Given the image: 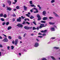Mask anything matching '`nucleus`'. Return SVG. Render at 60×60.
Instances as JSON below:
<instances>
[{"label": "nucleus", "mask_w": 60, "mask_h": 60, "mask_svg": "<svg viewBox=\"0 0 60 60\" xmlns=\"http://www.w3.org/2000/svg\"><path fill=\"white\" fill-rule=\"evenodd\" d=\"M37 6L38 7H39V10H41V7H40V5H37Z\"/></svg>", "instance_id": "obj_20"}, {"label": "nucleus", "mask_w": 60, "mask_h": 60, "mask_svg": "<svg viewBox=\"0 0 60 60\" xmlns=\"http://www.w3.org/2000/svg\"><path fill=\"white\" fill-rule=\"evenodd\" d=\"M29 6H30H30H31V7H36L35 6H34V5L33 4Z\"/></svg>", "instance_id": "obj_22"}, {"label": "nucleus", "mask_w": 60, "mask_h": 60, "mask_svg": "<svg viewBox=\"0 0 60 60\" xmlns=\"http://www.w3.org/2000/svg\"><path fill=\"white\" fill-rule=\"evenodd\" d=\"M32 27H29L28 29H32Z\"/></svg>", "instance_id": "obj_51"}, {"label": "nucleus", "mask_w": 60, "mask_h": 60, "mask_svg": "<svg viewBox=\"0 0 60 60\" xmlns=\"http://www.w3.org/2000/svg\"><path fill=\"white\" fill-rule=\"evenodd\" d=\"M2 41L4 42H8V40L6 38H5Z\"/></svg>", "instance_id": "obj_4"}, {"label": "nucleus", "mask_w": 60, "mask_h": 60, "mask_svg": "<svg viewBox=\"0 0 60 60\" xmlns=\"http://www.w3.org/2000/svg\"><path fill=\"white\" fill-rule=\"evenodd\" d=\"M43 36H46V34H43Z\"/></svg>", "instance_id": "obj_56"}, {"label": "nucleus", "mask_w": 60, "mask_h": 60, "mask_svg": "<svg viewBox=\"0 0 60 60\" xmlns=\"http://www.w3.org/2000/svg\"><path fill=\"white\" fill-rule=\"evenodd\" d=\"M0 47H1V48H2V47H3V46L2 45H0Z\"/></svg>", "instance_id": "obj_58"}, {"label": "nucleus", "mask_w": 60, "mask_h": 60, "mask_svg": "<svg viewBox=\"0 0 60 60\" xmlns=\"http://www.w3.org/2000/svg\"><path fill=\"white\" fill-rule=\"evenodd\" d=\"M38 37H39V38H42V36H38Z\"/></svg>", "instance_id": "obj_47"}, {"label": "nucleus", "mask_w": 60, "mask_h": 60, "mask_svg": "<svg viewBox=\"0 0 60 60\" xmlns=\"http://www.w3.org/2000/svg\"><path fill=\"white\" fill-rule=\"evenodd\" d=\"M24 11H26L27 10V7H26V6H24Z\"/></svg>", "instance_id": "obj_14"}, {"label": "nucleus", "mask_w": 60, "mask_h": 60, "mask_svg": "<svg viewBox=\"0 0 60 60\" xmlns=\"http://www.w3.org/2000/svg\"><path fill=\"white\" fill-rule=\"evenodd\" d=\"M7 2L9 4V5L11 4V1H10V0H8Z\"/></svg>", "instance_id": "obj_11"}, {"label": "nucleus", "mask_w": 60, "mask_h": 60, "mask_svg": "<svg viewBox=\"0 0 60 60\" xmlns=\"http://www.w3.org/2000/svg\"><path fill=\"white\" fill-rule=\"evenodd\" d=\"M15 41V42H17L18 43V42H19V41H18V39H16Z\"/></svg>", "instance_id": "obj_36"}, {"label": "nucleus", "mask_w": 60, "mask_h": 60, "mask_svg": "<svg viewBox=\"0 0 60 60\" xmlns=\"http://www.w3.org/2000/svg\"><path fill=\"white\" fill-rule=\"evenodd\" d=\"M30 4H33V3H32V1H29Z\"/></svg>", "instance_id": "obj_31"}, {"label": "nucleus", "mask_w": 60, "mask_h": 60, "mask_svg": "<svg viewBox=\"0 0 60 60\" xmlns=\"http://www.w3.org/2000/svg\"><path fill=\"white\" fill-rule=\"evenodd\" d=\"M39 44L37 42H36L35 43L34 45V46L35 47H38L39 46Z\"/></svg>", "instance_id": "obj_2"}, {"label": "nucleus", "mask_w": 60, "mask_h": 60, "mask_svg": "<svg viewBox=\"0 0 60 60\" xmlns=\"http://www.w3.org/2000/svg\"><path fill=\"white\" fill-rule=\"evenodd\" d=\"M11 29V26H9L8 28V30H10Z\"/></svg>", "instance_id": "obj_23"}, {"label": "nucleus", "mask_w": 60, "mask_h": 60, "mask_svg": "<svg viewBox=\"0 0 60 60\" xmlns=\"http://www.w3.org/2000/svg\"><path fill=\"white\" fill-rule=\"evenodd\" d=\"M33 23H34L35 25H36V23H35V22H33Z\"/></svg>", "instance_id": "obj_49"}, {"label": "nucleus", "mask_w": 60, "mask_h": 60, "mask_svg": "<svg viewBox=\"0 0 60 60\" xmlns=\"http://www.w3.org/2000/svg\"><path fill=\"white\" fill-rule=\"evenodd\" d=\"M15 1V2L16 3L17 2V0H14Z\"/></svg>", "instance_id": "obj_59"}, {"label": "nucleus", "mask_w": 60, "mask_h": 60, "mask_svg": "<svg viewBox=\"0 0 60 60\" xmlns=\"http://www.w3.org/2000/svg\"><path fill=\"white\" fill-rule=\"evenodd\" d=\"M21 18H22V19H24L25 18V17H23V16H22Z\"/></svg>", "instance_id": "obj_39"}, {"label": "nucleus", "mask_w": 60, "mask_h": 60, "mask_svg": "<svg viewBox=\"0 0 60 60\" xmlns=\"http://www.w3.org/2000/svg\"><path fill=\"white\" fill-rule=\"evenodd\" d=\"M46 11H43V14L44 15H45V14H46Z\"/></svg>", "instance_id": "obj_21"}, {"label": "nucleus", "mask_w": 60, "mask_h": 60, "mask_svg": "<svg viewBox=\"0 0 60 60\" xmlns=\"http://www.w3.org/2000/svg\"><path fill=\"white\" fill-rule=\"evenodd\" d=\"M50 57H51V58H52V59H53V60H56V59L55 58V57H53V56H50Z\"/></svg>", "instance_id": "obj_13"}, {"label": "nucleus", "mask_w": 60, "mask_h": 60, "mask_svg": "<svg viewBox=\"0 0 60 60\" xmlns=\"http://www.w3.org/2000/svg\"><path fill=\"white\" fill-rule=\"evenodd\" d=\"M3 35L5 36L6 38H7V36L4 34H3Z\"/></svg>", "instance_id": "obj_42"}, {"label": "nucleus", "mask_w": 60, "mask_h": 60, "mask_svg": "<svg viewBox=\"0 0 60 60\" xmlns=\"http://www.w3.org/2000/svg\"><path fill=\"white\" fill-rule=\"evenodd\" d=\"M18 38L20 40H21V37L20 36H19L18 37Z\"/></svg>", "instance_id": "obj_38"}, {"label": "nucleus", "mask_w": 60, "mask_h": 60, "mask_svg": "<svg viewBox=\"0 0 60 60\" xmlns=\"http://www.w3.org/2000/svg\"><path fill=\"white\" fill-rule=\"evenodd\" d=\"M47 31V30H45L44 31H41V33H46Z\"/></svg>", "instance_id": "obj_12"}, {"label": "nucleus", "mask_w": 60, "mask_h": 60, "mask_svg": "<svg viewBox=\"0 0 60 60\" xmlns=\"http://www.w3.org/2000/svg\"><path fill=\"white\" fill-rule=\"evenodd\" d=\"M37 16L38 18V20H41V17L40 15H37Z\"/></svg>", "instance_id": "obj_6"}, {"label": "nucleus", "mask_w": 60, "mask_h": 60, "mask_svg": "<svg viewBox=\"0 0 60 60\" xmlns=\"http://www.w3.org/2000/svg\"><path fill=\"white\" fill-rule=\"evenodd\" d=\"M30 12H28V14H26V15L27 17H30Z\"/></svg>", "instance_id": "obj_10"}, {"label": "nucleus", "mask_w": 60, "mask_h": 60, "mask_svg": "<svg viewBox=\"0 0 60 60\" xmlns=\"http://www.w3.org/2000/svg\"><path fill=\"white\" fill-rule=\"evenodd\" d=\"M34 9L35 10H36V11H34V13H37V12H38V10L37 9V8H34Z\"/></svg>", "instance_id": "obj_8"}, {"label": "nucleus", "mask_w": 60, "mask_h": 60, "mask_svg": "<svg viewBox=\"0 0 60 60\" xmlns=\"http://www.w3.org/2000/svg\"><path fill=\"white\" fill-rule=\"evenodd\" d=\"M0 20L2 21H4L5 20L4 18H1V19Z\"/></svg>", "instance_id": "obj_26"}, {"label": "nucleus", "mask_w": 60, "mask_h": 60, "mask_svg": "<svg viewBox=\"0 0 60 60\" xmlns=\"http://www.w3.org/2000/svg\"><path fill=\"white\" fill-rule=\"evenodd\" d=\"M24 28H25V29H27V30H28V28L29 27L26 26H25L24 27Z\"/></svg>", "instance_id": "obj_16"}, {"label": "nucleus", "mask_w": 60, "mask_h": 60, "mask_svg": "<svg viewBox=\"0 0 60 60\" xmlns=\"http://www.w3.org/2000/svg\"><path fill=\"white\" fill-rule=\"evenodd\" d=\"M30 11L31 12H33V11L32 10H31Z\"/></svg>", "instance_id": "obj_63"}, {"label": "nucleus", "mask_w": 60, "mask_h": 60, "mask_svg": "<svg viewBox=\"0 0 60 60\" xmlns=\"http://www.w3.org/2000/svg\"><path fill=\"white\" fill-rule=\"evenodd\" d=\"M45 26H44V24H41V26L39 27V28H41L42 27H45Z\"/></svg>", "instance_id": "obj_7"}, {"label": "nucleus", "mask_w": 60, "mask_h": 60, "mask_svg": "<svg viewBox=\"0 0 60 60\" xmlns=\"http://www.w3.org/2000/svg\"><path fill=\"white\" fill-rule=\"evenodd\" d=\"M19 56H21V54L20 53H19Z\"/></svg>", "instance_id": "obj_62"}, {"label": "nucleus", "mask_w": 60, "mask_h": 60, "mask_svg": "<svg viewBox=\"0 0 60 60\" xmlns=\"http://www.w3.org/2000/svg\"><path fill=\"white\" fill-rule=\"evenodd\" d=\"M11 9H12L10 7L9 8L8 7L7 8V10H8V11H11Z\"/></svg>", "instance_id": "obj_18"}, {"label": "nucleus", "mask_w": 60, "mask_h": 60, "mask_svg": "<svg viewBox=\"0 0 60 60\" xmlns=\"http://www.w3.org/2000/svg\"><path fill=\"white\" fill-rule=\"evenodd\" d=\"M22 24H23V25H25V24H26V22H25L24 21L22 23Z\"/></svg>", "instance_id": "obj_32"}, {"label": "nucleus", "mask_w": 60, "mask_h": 60, "mask_svg": "<svg viewBox=\"0 0 60 60\" xmlns=\"http://www.w3.org/2000/svg\"><path fill=\"white\" fill-rule=\"evenodd\" d=\"M38 34L39 35H42V34H41V33H39Z\"/></svg>", "instance_id": "obj_55"}, {"label": "nucleus", "mask_w": 60, "mask_h": 60, "mask_svg": "<svg viewBox=\"0 0 60 60\" xmlns=\"http://www.w3.org/2000/svg\"><path fill=\"white\" fill-rule=\"evenodd\" d=\"M49 24L50 25H54V24H55V23L52 22H49Z\"/></svg>", "instance_id": "obj_19"}, {"label": "nucleus", "mask_w": 60, "mask_h": 60, "mask_svg": "<svg viewBox=\"0 0 60 60\" xmlns=\"http://www.w3.org/2000/svg\"><path fill=\"white\" fill-rule=\"evenodd\" d=\"M3 7H5V4H3Z\"/></svg>", "instance_id": "obj_52"}, {"label": "nucleus", "mask_w": 60, "mask_h": 60, "mask_svg": "<svg viewBox=\"0 0 60 60\" xmlns=\"http://www.w3.org/2000/svg\"><path fill=\"white\" fill-rule=\"evenodd\" d=\"M13 17H16V15H15V14H14L13 15Z\"/></svg>", "instance_id": "obj_54"}, {"label": "nucleus", "mask_w": 60, "mask_h": 60, "mask_svg": "<svg viewBox=\"0 0 60 60\" xmlns=\"http://www.w3.org/2000/svg\"><path fill=\"white\" fill-rule=\"evenodd\" d=\"M3 16H4V15L2 13L0 14V17H3Z\"/></svg>", "instance_id": "obj_28"}, {"label": "nucleus", "mask_w": 60, "mask_h": 60, "mask_svg": "<svg viewBox=\"0 0 60 60\" xmlns=\"http://www.w3.org/2000/svg\"><path fill=\"white\" fill-rule=\"evenodd\" d=\"M26 24H28V25H29V24H30L29 22H26Z\"/></svg>", "instance_id": "obj_50"}, {"label": "nucleus", "mask_w": 60, "mask_h": 60, "mask_svg": "<svg viewBox=\"0 0 60 60\" xmlns=\"http://www.w3.org/2000/svg\"><path fill=\"white\" fill-rule=\"evenodd\" d=\"M23 50V51H25V52H26V51H27L26 50H25V49H24Z\"/></svg>", "instance_id": "obj_57"}, {"label": "nucleus", "mask_w": 60, "mask_h": 60, "mask_svg": "<svg viewBox=\"0 0 60 60\" xmlns=\"http://www.w3.org/2000/svg\"><path fill=\"white\" fill-rule=\"evenodd\" d=\"M41 23H45L46 22L44 21H41Z\"/></svg>", "instance_id": "obj_35"}, {"label": "nucleus", "mask_w": 60, "mask_h": 60, "mask_svg": "<svg viewBox=\"0 0 60 60\" xmlns=\"http://www.w3.org/2000/svg\"><path fill=\"white\" fill-rule=\"evenodd\" d=\"M51 39H53L54 40V39H56V38L55 37H52L51 38Z\"/></svg>", "instance_id": "obj_34"}, {"label": "nucleus", "mask_w": 60, "mask_h": 60, "mask_svg": "<svg viewBox=\"0 0 60 60\" xmlns=\"http://www.w3.org/2000/svg\"><path fill=\"white\" fill-rule=\"evenodd\" d=\"M6 23L5 22H3V25H5V24H6Z\"/></svg>", "instance_id": "obj_44"}, {"label": "nucleus", "mask_w": 60, "mask_h": 60, "mask_svg": "<svg viewBox=\"0 0 60 60\" xmlns=\"http://www.w3.org/2000/svg\"><path fill=\"white\" fill-rule=\"evenodd\" d=\"M53 26V27L51 28L50 30L51 31H55V28H57V27L55 25Z\"/></svg>", "instance_id": "obj_1"}, {"label": "nucleus", "mask_w": 60, "mask_h": 60, "mask_svg": "<svg viewBox=\"0 0 60 60\" xmlns=\"http://www.w3.org/2000/svg\"><path fill=\"white\" fill-rule=\"evenodd\" d=\"M59 47H54L53 48V49H59Z\"/></svg>", "instance_id": "obj_15"}, {"label": "nucleus", "mask_w": 60, "mask_h": 60, "mask_svg": "<svg viewBox=\"0 0 60 60\" xmlns=\"http://www.w3.org/2000/svg\"><path fill=\"white\" fill-rule=\"evenodd\" d=\"M18 43L17 42H15V45H17V44H18Z\"/></svg>", "instance_id": "obj_48"}, {"label": "nucleus", "mask_w": 60, "mask_h": 60, "mask_svg": "<svg viewBox=\"0 0 60 60\" xmlns=\"http://www.w3.org/2000/svg\"><path fill=\"white\" fill-rule=\"evenodd\" d=\"M48 19V18L47 17H44L43 18V20H46Z\"/></svg>", "instance_id": "obj_17"}, {"label": "nucleus", "mask_w": 60, "mask_h": 60, "mask_svg": "<svg viewBox=\"0 0 60 60\" xmlns=\"http://www.w3.org/2000/svg\"><path fill=\"white\" fill-rule=\"evenodd\" d=\"M14 11H16V9L15 8L14 9Z\"/></svg>", "instance_id": "obj_64"}, {"label": "nucleus", "mask_w": 60, "mask_h": 60, "mask_svg": "<svg viewBox=\"0 0 60 60\" xmlns=\"http://www.w3.org/2000/svg\"><path fill=\"white\" fill-rule=\"evenodd\" d=\"M55 2V0H51V3H54Z\"/></svg>", "instance_id": "obj_24"}, {"label": "nucleus", "mask_w": 60, "mask_h": 60, "mask_svg": "<svg viewBox=\"0 0 60 60\" xmlns=\"http://www.w3.org/2000/svg\"><path fill=\"white\" fill-rule=\"evenodd\" d=\"M8 38L9 39H10L11 40V36H9L8 37Z\"/></svg>", "instance_id": "obj_41"}, {"label": "nucleus", "mask_w": 60, "mask_h": 60, "mask_svg": "<svg viewBox=\"0 0 60 60\" xmlns=\"http://www.w3.org/2000/svg\"><path fill=\"white\" fill-rule=\"evenodd\" d=\"M9 24V22H7L6 23V25L7 26H8V25Z\"/></svg>", "instance_id": "obj_33"}, {"label": "nucleus", "mask_w": 60, "mask_h": 60, "mask_svg": "<svg viewBox=\"0 0 60 60\" xmlns=\"http://www.w3.org/2000/svg\"><path fill=\"white\" fill-rule=\"evenodd\" d=\"M35 29H36V28L34 27L33 28V30H35Z\"/></svg>", "instance_id": "obj_43"}, {"label": "nucleus", "mask_w": 60, "mask_h": 60, "mask_svg": "<svg viewBox=\"0 0 60 60\" xmlns=\"http://www.w3.org/2000/svg\"><path fill=\"white\" fill-rule=\"evenodd\" d=\"M49 19H53V18L52 17H49Z\"/></svg>", "instance_id": "obj_40"}, {"label": "nucleus", "mask_w": 60, "mask_h": 60, "mask_svg": "<svg viewBox=\"0 0 60 60\" xmlns=\"http://www.w3.org/2000/svg\"><path fill=\"white\" fill-rule=\"evenodd\" d=\"M16 8L17 9H19V7L18 6H17Z\"/></svg>", "instance_id": "obj_37"}, {"label": "nucleus", "mask_w": 60, "mask_h": 60, "mask_svg": "<svg viewBox=\"0 0 60 60\" xmlns=\"http://www.w3.org/2000/svg\"><path fill=\"white\" fill-rule=\"evenodd\" d=\"M3 16L4 18H6L7 17V15L5 14H4Z\"/></svg>", "instance_id": "obj_29"}, {"label": "nucleus", "mask_w": 60, "mask_h": 60, "mask_svg": "<svg viewBox=\"0 0 60 60\" xmlns=\"http://www.w3.org/2000/svg\"><path fill=\"white\" fill-rule=\"evenodd\" d=\"M12 43L13 44H14L15 43V41H12Z\"/></svg>", "instance_id": "obj_46"}, {"label": "nucleus", "mask_w": 60, "mask_h": 60, "mask_svg": "<svg viewBox=\"0 0 60 60\" xmlns=\"http://www.w3.org/2000/svg\"><path fill=\"white\" fill-rule=\"evenodd\" d=\"M42 60H47V59L46 58H42Z\"/></svg>", "instance_id": "obj_25"}, {"label": "nucleus", "mask_w": 60, "mask_h": 60, "mask_svg": "<svg viewBox=\"0 0 60 60\" xmlns=\"http://www.w3.org/2000/svg\"><path fill=\"white\" fill-rule=\"evenodd\" d=\"M11 49H14V46H13V45L11 46Z\"/></svg>", "instance_id": "obj_30"}, {"label": "nucleus", "mask_w": 60, "mask_h": 60, "mask_svg": "<svg viewBox=\"0 0 60 60\" xmlns=\"http://www.w3.org/2000/svg\"><path fill=\"white\" fill-rule=\"evenodd\" d=\"M30 16L31 17H30V18L31 19H33V18H34V17H33V16H32V15H31Z\"/></svg>", "instance_id": "obj_27"}, {"label": "nucleus", "mask_w": 60, "mask_h": 60, "mask_svg": "<svg viewBox=\"0 0 60 60\" xmlns=\"http://www.w3.org/2000/svg\"><path fill=\"white\" fill-rule=\"evenodd\" d=\"M13 21L14 22V21H15V19L14 18L13 19Z\"/></svg>", "instance_id": "obj_61"}, {"label": "nucleus", "mask_w": 60, "mask_h": 60, "mask_svg": "<svg viewBox=\"0 0 60 60\" xmlns=\"http://www.w3.org/2000/svg\"><path fill=\"white\" fill-rule=\"evenodd\" d=\"M53 14H54L55 16H56V17H59V15H57V14H56V13H55V12H53Z\"/></svg>", "instance_id": "obj_9"}, {"label": "nucleus", "mask_w": 60, "mask_h": 60, "mask_svg": "<svg viewBox=\"0 0 60 60\" xmlns=\"http://www.w3.org/2000/svg\"><path fill=\"white\" fill-rule=\"evenodd\" d=\"M16 26H18L19 27H21V28H22L23 26V25L20 23H19L16 25Z\"/></svg>", "instance_id": "obj_3"}, {"label": "nucleus", "mask_w": 60, "mask_h": 60, "mask_svg": "<svg viewBox=\"0 0 60 60\" xmlns=\"http://www.w3.org/2000/svg\"><path fill=\"white\" fill-rule=\"evenodd\" d=\"M26 34H24L23 36V37H25V36H26Z\"/></svg>", "instance_id": "obj_60"}, {"label": "nucleus", "mask_w": 60, "mask_h": 60, "mask_svg": "<svg viewBox=\"0 0 60 60\" xmlns=\"http://www.w3.org/2000/svg\"><path fill=\"white\" fill-rule=\"evenodd\" d=\"M19 18H18L17 19V22H21V17H19Z\"/></svg>", "instance_id": "obj_5"}, {"label": "nucleus", "mask_w": 60, "mask_h": 60, "mask_svg": "<svg viewBox=\"0 0 60 60\" xmlns=\"http://www.w3.org/2000/svg\"><path fill=\"white\" fill-rule=\"evenodd\" d=\"M10 46H8L7 47V48L8 49V50H10Z\"/></svg>", "instance_id": "obj_45"}, {"label": "nucleus", "mask_w": 60, "mask_h": 60, "mask_svg": "<svg viewBox=\"0 0 60 60\" xmlns=\"http://www.w3.org/2000/svg\"><path fill=\"white\" fill-rule=\"evenodd\" d=\"M36 40L37 41H38V42H39V40L38 39H36Z\"/></svg>", "instance_id": "obj_53"}]
</instances>
